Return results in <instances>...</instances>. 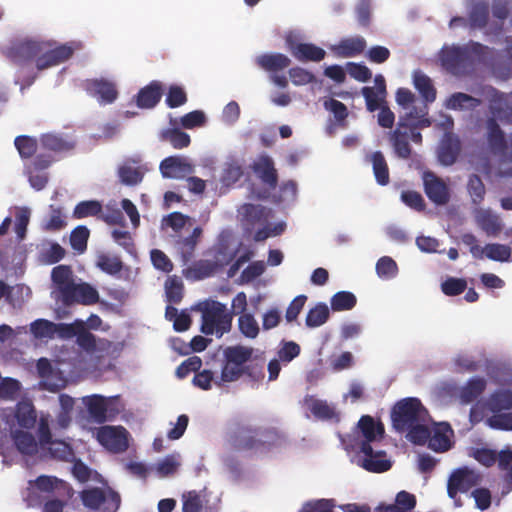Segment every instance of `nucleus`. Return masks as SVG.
I'll return each instance as SVG.
<instances>
[{
	"mask_svg": "<svg viewBox=\"0 0 512 512\" xmlns=\"http://www.w3.org/2000/svg\"><path fill=\"white\" fill-rule=\"evenodd\" d=\"M427 410L418 398H405L398 401L392 408L391 419L393 428L404 433L418 421H425Z\"/></svg>",
	"mask_w": 512,
	"mask_h": 512,
	"instance_id": "nucleus-1",
	"label": "nucleus"
},
{
	"mask_svg": "<svg viewBox=\"0 0 512 512\" xmlns=\"http://www.w3.org/2000/svg\"><path fill=\"white\" fill-rule=\"evenodd\" d=\"M224 439L225 444L231 451L259 450L257 427L243 420H235L229 423Z\"/></svg>",
	"mask_w": 512,
	"mask_h": 512,
	"instance_id": "nucleus-2",
	"label": "nucleus"
},
{
	"mask_svg": "<svg viewBox=\"0 0 512 512\" xmlns=\"http://www.w3.org/2000/svg\"><path fill=\"white\" fill-rule=\"evenodd\" d=\"M232 318V314L227 312L223 303L218 301L206 303L202 309L201 332L205 335L216 334L221 337L230 331Z\"/></svg>",
	"mask_w": 512,
	"mask_h": 512,
	"instance_id": "nucleus-3",
	"label": "nucleus"
},
{
	"mask_svg": "<svg viewBox=\"0 0 512 512\" xmlns=\"http://www.w3.org/2000/svg\"><path fill=\"white\" fill-rule=\"evenodd\" d=\"M254 354L252 347L243 345L228 346L223 351V366L221 370V381L234 382L243 376V369L246 362H249Z\"/></svg>",
	"mask_w": 512,
	"mask_h": 512,
	"instance_id": "nucleus-4",
	"label": "nucleus"
},
{
	"mask_svg": "<svg viewBox=\"0 0 512 512\" xmlns=\"http://www.w3.org/2000/svg\"><path fill=\"white\" fill-rule=\"evenodd\" d=\"M51 43V46H46L36 58V68L39 71L57 66L69 60L76 50L82 48V44L77 41H71L64 44L56 45L54 41H45Z\"/></svg>",
	"mask_w": 512,
	"mask_h": 512,
	"instance_id": "nucleus-5",
	"label": "nucleus"
},
{
	"mask_svg": "<svg viewBox=\"0 0 512 512\" xmlns=\"http://www.w3.org/2000/svg\"><path fill=\"white\" fill-rule=\"evenodd\" d=\"M46 46H51V43L25 38L13 41L3 53L10 61L20 65L36 60Z\"/></svg>",
	"mask_w": 512,
	"mask_h": 512,
	"instance_id": "nucleus-6",
	"label": "nucleus"
},
{
	"mask_svg": "<svg viewBox=\"0 0 512 512\" xmlns=\"http://www.w3.org/2000/svg\"><path fill=\"white\" fill-rule=\"evenodd\" d=\"M82 504L93 511L101 509L104 511L115 512L120 506V496L117 492L109 489L103 490L99 487L84 489L79 493Z\"/></svg>",
	"mask_w": 512,
	"mask_h": 512,
	"instance_id": "nucleus-7",
	"label": "nucleus"
},
{
	"mask_svg": "<svg viewBox=\"0 0 512 512\" xmlns=\"http://www.w3.org/2000/svg\"><path fill=\"white\" fill-rule=\"evenodd\" d=\"M482 482V475L474 469L463 466L455 469L447 482V494L455 499L458 493H466Z\"/></svg>",
	"mask_w": 512,
	"mask_h": 512,
	"instance_id": "nucleus-8",
	"label": "nucleus"
},
{
	"mask_svg": "<svg viewBox=\"0 0 512 512\" xmlns=\"http://www.w3.org/2000/svg\"><path fill=\"white\" fill-rule=\"evenodd\" d=\"M356 449L361 454L358 463L366 471L383 473L392 467V462L384 450L374 449L369 443H359Z\"/></svg>",
	"mask_w": 512,
	"mask_h": 512,
	"instance_id": "nucleus-9",
	"label": "nucleus"
},
{
	"mask_svg": "<svg viewBox=\"0 0 512 512\" xmlns=\"http://www.w3.org/2000/svg\"><path fill=\"white\" fill-rule=\"evenodd\" d=\"M233 256H228L225 247H219L215 251L213 260H199L188 268L187 272L195 279L201 280L214 275L220 268L228 264Z\"/></svg>",
	"mask_w": 512,
	"mask_h": 512,
	"instance_id": "nucleus-10",
	"label": "nucleus"
},
{
	"mask_svg": "<svg viewBox=\"0 0 512 512\" xmlns=\"http://www.w3.org/2000/svg\"><path fill=\"white\" fill-rule=\"evenodd\" d=\"M441 62L442 66L455 76L465 75L472 63L466 47H452L443 51Z\"/></svg>",
	"mask_w": 512,
	"mask_h": 512,
	"instance_id": "nucleus-11",
	"label": "nucleus"
},
{
	"mask_svg": "<svg viewBox=\"0 0 512 512\" xmlns=\"http://www.w3.org/2000/svg\"><path fill=\"white\" fill-rule=\"evenodd\" d=\"M127 436V430L121 426H103L97 431L99 443L114 453L124 452L128 448Z\"/></svg>",
	"mask_w": 512,
	"mask_h": 512,
	"instance_id": "nucleus-12",
	"label": "nucleus"
},
{
	"mask_svg": "<svg viewBox=\"0 0 512 512\" xmlns=\"http://www.w3.org/2000/svg\"><path fill=\"white\" fill-rule=\"evenodd\" d=\"M30 331L36 339H52L58 333L62 337L75 336L76 331L73 325L56 324L46 319H37L30 324Z\"/></svg>",
	"mask_w": 512,
	"mask_h": 512,
	"instance_id": "nucleus-13",
	"label": "nucleus"
},
{
	"mask_svg": "<svg viewBox=\"0 0 512 512\" xmlns=\"http://www.w3.org/2000/svg\"><path fill=\"white\" fill-rule=\"evenodd\" d=\"M83 87L92 97L102 105L113 103L118 97V90L114 82L107 79H87Z\"/></svg>",
	"mask_w": 512,
	"mask_h": 512,
	"instance_id": "nucleus-14",
	"label": "nucleus"
},
{
	"mask_svg": "<svg viewBox=\"0 0 512 512\" xmlns=\"http://www.w3.org/2000/svg\"><path fill=\"white\" fill-rule=\"evenodd\" d=\"M422 179L425 194L431 202L436 205H445L449 202V188L440 177L432 171H425Z\"/></svg>",
	"mask_w": 512,
	"mask_h": 512,
	"instance_id": "nucleus-15",
	"label": "nucleus"
},
{
	"mask_svg": "<svg viewBox=\"0 0 512 512\" xmlns=\"http://www.w3.org/2000/svg\"><path fill=\"white\" fill-rule=\"evenodd\" d=\"M243 226L251 231L257 225L267 224L272 210L260 204L245 203L238 210Z\"/></svg>",
	"mask_w": 512,
	"mask_h": 512,
	"instance_id": "nucleus-16",
	"label": "nucleus"
},
{
	"mask_svg": "<svg viewBox=\"0 0 512 512\" xmlns=\"http://www.w3.org/2000/svg\"><path fill=\"white\" fill-rule=\"evenodd\" d=\"M411 126L407 119H399L397 127L390 133L389 141L395 155L400 159H409L412 155V148L409 143L407 127Z\"/></svg>",
	"mask_w": 512,
	"mask_h": 512,
	"instance_id": "nucleus-17",
	"label": "nucleus"
},
{
	"mask_svg": "<svg viewBox=\"0 0 512 512\" xmlns=\"http://www.w3.org/2000/svg\"><path fill=\"white\" fill-rule=\"evenodd\" d=\"M99 300L98 291L88 283H74L69 292L62 298V302L66 305L80 303L83 305H93Z\"/></svg>",
	"mask_w": 512,
	"mask_h": 512,
	"instance_id": "nucleus-18",
	"label": "nucleus"
},
{
	"mask_svg": "<svg viewBox=\"0 0 512 512\" xmlns=\"http://www.w3.org/2000/svg\"><path fill=\"white\" fill-rule=\"evenodd\" d=\"M358 428L362 434V438L356 439L355 448L359 443L372 444L381 440L385 434L384 424L381 421H375L370 415H363L358 421Z\"/></svg>",
	"mask_w": 512,
	"mask_h": 512,
	"instance_id": "nucleus-19",
	"label": "nucleus"
},
{
	"mask_svg": "<svg viewBox=\"0 0 512 512\" xmlns=\"http://www.w3.org/2000/svg\"><path fill=\"white\" fill-rule=\"evenodd\" d=\"M163 92V84L160 81L153 80L141 88L133 100L138 108L152 109L160 102Z\"/></svg>",
	"mask_w": 512,
	"mask_h": 512,
	"instance_id": "nucleus-20",
	"label": "nucleus"
},
{
	"mask_svg": "<svg viewBox=\"0 0 512 512\" xmlns=\"http://www.w3.org/2000/svg\"><path fill=\"white\" fill-rule=\"evenodd\" d=\"M474 218L477 226L487 236L496 237L503 230L504 225L500 216L491 209H476Z\"/></svg>",
	"mask_w": 512,
	"mask_h": 512,
	"instance_id": "nucleus-21",
	"label": "nucleus"
},
{
	"mask_svg": "<svg viewBox=\"0 0 512 512\" xmlns=\"http://www.w3.org/2000/svg\"><path fill=\"white\" fill-rule=\"evenodd\" d=\"M453 434V430L449 423H438L433 428L432 432L430 431L428 447L437 453L448 451L452 447L451 437H453Z\"/></svg>",
	"mask_w": 512,
	"mask_h": 512,
	"instance_id": "nucleus-22",
	"label": "nucleus"
},
{
	"mask_svg": "<svg viewBox=\"0 0 512 512\" xmlns=\"http://www.w3.org/2000/svg\"><path fill=\"white\" fill-rule=\"evenodd\" d=\"M160 171L165 178H183L193 172V167L184 158L169 156L161 161Z\"/></svg>",
	"mask_w": 512,
	"mask_h": 512,
	"instance_id": "nucleus-23",
	"label": "nucleus"
},
{
	"mask_svg": "<svg viewBox=\"0 0 512 512\" xmlns=\"http://www.w3.org/2000/svg\"><path fill=\"white\" fill-rule=\"evenodd\" d=\"M254 173L271 188L278 183L277 170L274 167L272 158L268 155H261L252 165Z\"/></svg>",
	"mask_w": 512,
	"mask_h": 512,
	"instance_id": "nucleus-24",
	"label": "nucleus"
},
{
	"mask_svg": "<svg viewBox=\"0 0 512 512\" xmlns=\"http://www.w3.org/2000/svg\"><path fill=\"white\" fill-rule=\"evenodd\" d=\"M40 144L43 149L55 153L69 152L76 146V142L72 137L57 133L42 134L40 136Z\"/></svg>",
	"mask_w": 512,
	"mask_h": 512,
	"instance_id": "nucleus-25",
	"label": "nucleus"
},
{
	"mask_svg": "<svg viewBox=\"0 0 512 512\" xmlns=\"http://www.w3.org/2000/svg\"><path fill=\"white\" fill-rule=\"evenodd\" d=\"M255 63L259 68L267 72L276 73L288 68L291 64V60L282 53H265L257 56Z\"/></svg>",
	"mask_w": 512,
	"mask_h": 512,
	"instance_id": "nucleus-26",
	"label": "nucleus"
},
{
	"mask_svg": "<svg viewBox=\"0 0 512 512\" xmlns=\"http://www.w3.org/2000/svg\"><path fill=\"white\" fill-rule=\"evenodd\" d=\"M490 8L486 1H478L471 5L468 12V27L470 29H483L489 21Z\"/></svg>",
	"mask_w": 512,
	"mask_h": 512,
	"instance_id": "nucleus-27",
	"label": "nucleus"
},
{
	"mask_svg": "<svg viewBox=\"0 0 512 512\" xmlns=\"http://www.w3.org/2000/svg\"><path fill=\"white\" fill-rule=\"evenodd\" d=\"M487 142L490 151L494 154H501L507 149L505 134L493 118L487 121Z\"/></svg>",
	"mask_w": 512,
	"mask_h": 512,
	"instance_id": "nucleus-28",
	"label": "nucleus"
},
{
	"mask_svg": "<svg viewBox=\"0 0 512 512\" xmlns=\"http://www.w3.org/2000/svg\"><path fill=\"white\" fill-rule=\"evenodd\" d=\"M459 152V140L457 138L452 137L451 135H445L439 147V161L446 166H450L456 162Z\"/></svg>",
	"mask_w": 512,
	"mask_h": 512,
	"instance_id": "nucleus-29",
	"label": "nucleus"
},
{
	"mask_svg": "<svg viewBox=\"0 0 512 512\" xmlns=\"http://www.w3.org/2000/svg\"><path fill=\"white\" fill-rule=\"evenodd\" d=\"M257 438L259 442V450H270L274 447H279L285 443V435L277 428L257 427Z\"/></svg>",
	"mask_w": 512,
	"mask_h": 512,
	"instance_id": "nucleus-30",
	"label": "nucleus"
},
{
	"mask_svg": "<svg viewBox=\"0 0 512 512\" xmlns=\"http://www.w3.org/2000/svg\"><path fill=\"white\" fill-rule=\"evenodd\" d=\"M366 48V41L363 37H349L342 39L333 51L340 57H353L361 54Z\"/></svg>",
	"mask_w": 512,
	"mask_h": 512,
	"instance_id": "nucleus-31",
	"label": "nucleus"
},
{
	"mask_svg": "<svg viewBox=\"0 0 512 512\" xmlns=\"http://www.w3.org/2000/svg\"><path fill=\"white\" fill-rule=\"evenodd\" d=\"M117 174L123 185L136 186L142 182L145 170L141 166H135L133 161H126L119 166Z\"/></svg>",
	"mask_w": 512,
	"mask_h": 512,
	"instance_id": "nucleus-32",
	"label": "nucleus"
},
{
	"mask_svg": "<svg viewBox=\"0 0 512 512\" xmlns=\"http://www.w3.org/2000/svg\"><path fill=\"white\" fill-rule=\"evenodd\" d=\"M292 55L299 61L319 62L324 59L326 52L311 43H299L291 47Z\"/></svg>",
	"mask_w": 512,
	"mask_h": 512,
	"instance_id": "nucleus-33",
	"label": "nucleus"
},
{
	"mask_svg": "<svg viewBox=\"0 0 512 512\" xmlns=\"http://www.w3.org/2000/svg\"><path fill=\"white\" fill-rule=\"evenodd\" d=\"M67 226L66 215L60 206L50 205L48 215L41 222V229L45 232H57Z\"/></svg>",
	"mask_w": 512,
	"mask_h": 512,
	"instance_id": "nucleus-34",
	"label": "nucleus"
},
{
	"mask_svg": "<svg viewBox=\"0 0 512 512\" xmlns=\"http://www.w3.org/2000/svg\"><path fill=\"white\" fill-rule=\"evenodd\" d=\"M51 278L61 294V299L69 292V289L74 284L73 271L68 265L54 267L51 272Z\"/></svg>",
	"mask_w": 512,
	"mask_h": 512,
	"instance_id": "nucleus-35",
	"label": "nucleus"
},
{
	"mask_svg": "<svg viewBox=\"0 0 512 512\" xmlns=\"http://www.w3.org/2000/svg\"><path fill=\"white\" fill-rule=\"evenodd\" d=\"M83 403L95 422L101 424L106 421L107 403L105 397L97 394L86 396L83 398Z\"/></svg>",
	"mask_w": 512,
	"mask_h": 512,
	"instance_id": "nucleus-36",
	"label": "nucleus"
},
{
	"mask_svg": "<svg viewBox=\"0 0 512 512\" xmlns=\"http://www.w3.org/2000/svg\"><path fill=\"white\" fill-rule=\"evenodd\" d=\"M413 84L426 103L436 100V89L430 77L418 70L413 73Z\"/></svg>",
	"mask_w": 512,
	"mask_h": 512,
	"instance_id": "nucleus-37",
	"label": "nucleus"
},
{
	"mask_svg": "<svg viewBox=\"0 0 512 512\" xmlns=\"http://www.w3.org/2000/svg\"><path fill=\"white\" fill-rule=\"evenodd\" d=\"M369 158L376 182L381 186L389 184V167L383 153L381 151H375L369 156Z\"/></svg>",
	"mask_w": 512,
	"mask_h": 512,
	"instance_id": "nucleus-38",
	"label": "nucleus"
},
{
	"mask_svg": "<svg viewBox=\"0 0 512 512\" xmlns=\"http://www.w3.org/2000/svg\"><path fill=\"white\" fill-rule=\"evenodd\" d=\"M486 381L481 377H474L470 379L460 390L459 398L462 403L469 404L484 392L486 388Z\"/></svg>",
	"mask_w": 512,
	"mask_h": 512,
	"instance_id": "nucleus-39",
	"label": "nucleus"
},
{
	"mask_svg": "<svg viewBox=\"0 0 512 512\" xmlns=\"http://www.w3.org/2000/svg\"><path fill=\"white\" fill-rule=\"evenodd\" d=\"M422 114L421 117L418 119V121H411L412 114H406L403 117H400V119H407V122L411 124V126L407 127V131L409 134V140L414 142L415 144H421L422 143V134L418 131L420 128H426L431 126V120L427 117L428 114V108L425 106L421 110Z\"/></svg>",
	"mask_w": 512,
	"mask_h": 512,
	"instance_id": "nucleus-40",
	"label": "nucleus"
},
{
	"mask_svg": "<svg viewBox=\"0 0 512 512\" xmlns=\"http://www.w3.org/2000/svg\"><path fill=\"white\" fill-rule=\"evenodd\" d=\"M11 436L20 453L31 456L37 452V442L31 433L15 430Z\"/></svg>",
	"mask_w": 512,
	"mask_h": 512,
	"instance_id": "nucleus-41",
	"label": "nucleus"
},
{
	"mask_svg": "<svg viewBox=\"0 0 512 512\" xmlns=\"http://www.w3.org/2000/svg\"><path fill=\"white\" fill-rule=\"evenodd\" d=\"M15 418L20 427L30 429L36 423V411L32 403L19 402L16 405Z\"/></svg>",
	"mask_w": 512,
	"mask_h": 512,
	"instance_id": "nucleus-42",
	"label": "nucleus"
},
{
	"mask_svg": "<svg viewBox=\"0 0 512 512\" xmlns=\"http://www.w3.org/2000/svg\"><path fill=\"white\" fill-rule=\"evenodd\" d=\"M160 140L168 142L174 149H183L190 145V136L179 128H167L161 131Z\"/></svg>",
	"mask_w": 512,
	"mask_h": 512,
	"instance_id": "nucleus-43",
	"label": "nucleus"
},
{
	"mask_svg": "<svg viewBox=\"0 0 512 512\" xmlns=\"http://www.w3.org/2000/svg\"><path fill=\"white\" fill-rule=\"evenodd\" d=\"M488 409L493 413H498L512 409V391L500 390L494 392L488 399Z\"/></svg>",
	"mask_w": 512,
	"mask_h": 512,
	"instance_id": "nucleus-44",
	"label": "nucleus"
},
{
	"mask_svg": "<svg viewBox=\"0 0 512 512\" xmlns=\"http://www.w3.org/2000/svg\"><path fill=\"white\" fill-rule=\"evenodd\" d=\"M480 105V100L462 92L453 93L446 101L450 110L474 109Z\"/></svg>",
	"mask_w": 512,
	"mask_h": 512,
	"instance_id": "nucleus-45",
	"label": "nucleus"
},
{
	"mask_svg": "<svg viewBox=\"0 0 512 512\" xmlns=\"http://www.w3.org/2000/svg\"><path fill=\"white\" fill-rule=\"evenodd\" d=\"M265 358L261 355H251L249 362H246L243 369V376L258 382L264 378Z\"/></svg>",
	"mask_w": 512,
	"mask_h": 512,
	"instance_id": "nucleus-46",
	"label": "nucleus"
},
{
	"mask_svg": "<svg viewBox=\"0 0 512 512\" xmlns=\"http://www.w3.org/2000/svg\"><path fill=\"white\" fill-rule=\"evenodd\" d=\"M329 315L330 312L328 306L325 303L320 302L308 311L305 324L309 328L319 327L327 322Z\"/></svg>",
	"mask_w": 512,
	"mask_h": 512,
	"instance_id": "nucleus-47",
	"label": "nucleus"
},
{
	"mask_svg": "<svg viewBox=\"0 0 512 512\" xmlns=\"http://www.w3.org/2000/svg\"><path fill=\"white\" fill-rule=\"evenodd\" d=\"M357 298L349 291H340L334 294L330 300L333 311L351 310L356 306Z\"/></svg>",
	"mask_w": 512,
	"mask_h": 512,
	"instance_id": "nucleus-48",
	"label": "nucleus"
},
{
	"mask_svg": "<svg viewBox=\"0 0 512 512\" xmlns=\"http://www.w3.org/2000/svg\"><path fill=\"white\" fill-rule=\"evenodd\" d=\"M405 432H407L406 438L416 445L426 444L430 437V430L426 426L425 421H418V423L411 425Z\"/></svg>",
	"mask_w": 512,
	"mask_h": 512,
	"instance_id": "nucleus-49",
	"label": "nucleus"
},
{
	"mask_svg": "<svg viewBox=\"0 0 512 512\" xmlns=\"http://www.w3.org/2000/svg\"><path fill=\"white\" fill-rule=\"evenodd\" d=\"M101 212L102 204L99 201H81L75 206L73 210V217L75 219H83L90 216H97Z\"/></svg>",
	"mask_w": 512,
	"mask_h": 512,
	"instance_id": "nucleus-50",
	"label": "nucleus"
},
{
	"mask_svg": "<svg viewBox=\"0 0 512 512\" xmlns=\"http://www.w3.org/2000/svg\"><path fill=\"white\" fill-rule=\"evenodd\" d=\"M123 262L118 256L101 254L97 258V267L109 275H116L123 269Z\"/></svg>",
	"mask_w": 512,
	"mask_h": 512,
	"instance_id": "nucleus-51",
	"label": "nucleus"
},
{
	"mask_svg": "<svg viewBox=\"0 0 512 512\" xmlns=\"http://www.w3.org/2000/svg\"><path fill=\"white\" fill-rule=\"evenodd\" d=\"M166 298L169 303L178 304L183 298L184 285L177 277H169L165 283Z\"/></svg>",
	"mask_w": 512,
	"mask_h": 512,
	"instance_id": "nucleus-52",
	"label": "nucleus"
},
{
	"mask_svg": "<svg viewBox=\"0 0 512 512\" xmlns=\"http://www.w3.org/2000/svg\"><path fill=\"white\" fill-rule=\"evenodd\" d=\"M483 254L490 260L506 262L511 256V249L504 244L492 243L484 247Z\"/></svg>",
	"mask_w": 512,
	"mask_h": 512,
	"instance_id": "nucleus-53",
	"label": "nucleus"
},
{
	"mask_svg": "<svg viewBox=\"0 0 512 512\" xmlns=\"http://www.w3.org/2000/svg\"><path fill=\"white\" fill-rule=\"evenodd\" d=\"M14 145L22 158L32 157L38 147L37 140L27 135L17 136L14 140Z\"/></svg>",
	"mask_w": 512,
	"mask_h": 512,
	"instance_id": "nucleus-54",
	"label": "nucleus"
},
{
	"mask_svg": "<svg viewBox=\"0 0 512 512\" xmlns=\"http://www.w3.org/2000/svg\"><path fill=\"white\" fill-rule=\"evenodd\" d=\"M89 235L90 231L86 226H77L70 235L71 247L78 253L85 252Z\"/></svg>",
	"mask_w": 512,
	"mask_h": 512,
	"instance_id": "nucleus-55",
	"label": "nucleus"
},
{
	"mask_svg": "<svg viewBox=\"0 0 512 512\" xmlns=\"http://www.w3.org/2000/svg\"><path fill=\"white\" fill-rule=\"evenodd\" d=\"M467 189L474 204L478 205L484 200L486 190L480 176L472 174L468 179Z\"/></svg>",
	"mask_w": 512,
	"mask_h": 512,
	"instance_id": "nucleus-56",
	"label": "nucleus"
},
{
	"mask_svg": "<svg viewBox=\"0 0 512 512\" xmlns=\"http://www.w3.org/2000/svg\"><path fill=\"white\" fill-rule=\"evenodd\" d=\"M362 95L365 98L367 110L370 112H374L387 104L385 101L386 94H380L373 87H363Z\"/></svg>",
	"mask_w": 512,
	"mask_h": 512,
	"instance_id": "nucleus-57",
	"label": "nucleus"
},
{
	"mask_svg": "<svg viewBox=\"0 0 512 512\" xmlns=\"http://www.w3.org/2000/svg\"><path fill=\"white\" fill-rule=\"evenodd\" d=\"M188 101L187 93L179 85H171L168 89L165 103L169 108H178Z\"/></svg>",
	"mask_w": 512,
	"mask_h": 512,
	"instance_id": "nucleus-58",
	"label": "nucleus"
},
{
	"mask_svg": "<svg viewBox=\"0 0 512 512\" xmlns=\"http://www.w3.org/2000/svg\"><path fill=\"white\" fill-rule=\"evenodd\" d=\"M238 326L241 333L247 337L254 339L259 334V326L254 316L246 313L239 316Z\"/></svg>",
	"mask_w": 512,
	"mask_h": 512,
	"instance_id": "nucleus-59",
	"label": "nucleus"
},
{
	"mask_svg": "<svg viewBox=\"0 0 512 512\" xmlns=\"http://www.w3.org/2000/svg\"><path fill=\"white\" fill-rule=\"evenodd\" d=\"M326 110L333 113L337 124L341 127L346 126V118L348 117V109L345 104L336 99H329L324 102Z\"/></svg>",
	"mask_w": 512,
	"mask_h": 512,
	"instance_id": "nucleus-60",
	"label": "nucleus"
},
{
	"mask_svg": "<svg viewBox=\"0 0 512 512\" xmlns=\"http://www.w3.org/2000/svg\"><path fill=\"white\" fill-rule=\"evenodd\" d=\"M487 424L496 430L512 431V412L493 413L492 416L487 418Z\"/></svg>",
	"mask_w": 512,
	"mask_h": 512,
	"instance_id": "nucleus-61",
	"label": "nucleus"
},
{
	"mask_svg": "<svg viewBox=\"0 0 512 512\" xmlns=\"http://www.w3.org/2000/svg\"><path fill=\"white\" fill-rule=\"evenodd\" d=\"M179 123L184 129L202 127L206 123V116L203 111L194 110L180 117Z\"/></svg>",
	"mask_w": 512,
	"mask_h": 512,
	"instance_id": "nucleus-62",
	"label": "nucleus"
},
{
	"mask_svg": "<svg viewBox=\"0 0 512 512\" xmlns=\"http://www.w3.org/2000/svg\"><path fill=\"white\" fill-rule=\"evenodd\" d=\"M467 288V282L463 278L449 277L441 284L442 292L447 296H457Z\"/></svg>",
	"mask_w": 512,
	"mask_h": 512,
	"instance_id": "nucleus-63",
	"label": "nucleus"
},
{
	"mask_svg": "<svg viewBox=\"0 0 512 512\" xmlns=\"http://www.w3.org/2000/svg\"><path fill=\"white\" fill-rule=\"evenodd\" d=\"M310 411L316 418L322 420H331L337 416L334 408L322 400H313L310 404Z\"/></svg>",
	"mask_w": 512,
	"mask_h": 512,
	"instance_id": "nucleus-64",
	"label": "nucleus"
}]
</instances>
